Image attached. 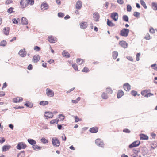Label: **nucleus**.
Segmentation results:
<instances>
[{"label":"nucleus","mask_w":157,"mask_h":157,"mask_svg":"<svg viewBox=\"0 0 157 157\" xmlns=\"http://www.w3.org/2000/svg\"><path fill=\"white\" fill-rule=\"evenodd\" d=\"M152 6L153 9L155 10H157V3L156 2H152Z\"/></svg>","instance_id":"obj_35"},{"label":"nucleus","mask_w":157,"mask_h":157,"mask_svg":"<svg viewBox=\"0 0 157 157\" xmlns=\"http://www.w3.org/2000/svg\"><path fill=\"white\" fill-rule=\"evenodd\" d=\"M45 117H47L46 119L48 118H52L53 117V113L51 112H45L44 113Z\"/></svg>","instance_id":"obj_9"},{"label":"nucleus","mask_w":157,"mask_h":157,"mask_svg":"<svg viewBox=\"0 0 157 157\" xmlns=\"http://www.w3.org/2000/svg\"><path fill=\"white\" fill-rule=\"evenodd\" d=\"M23 98L21 97H17L13 99V101L14 103L20 102L23 100Z\"/></svg>","instance_id":"obj_21"},{"label":"nucleus","mask_w":157,"mask_h":157,"mask_svg":"<svg viewBox=\"0 0 157 157\" xmlns=\"http://www.w3.org/2000/svg\"><path fill=\"white\" fill-rule=\"evenodd\" d=\"M62 54L63 56L65 57L69 58L70 57V55L69 53L67 52H66L65 51H63L62 52Z\"/></svg>","instance_id":"obj_33"},{"label":"nucleus","mask_w":157,"mask_h":157,"mask_svg":"<svg viewBox=\"0 0 157 157\" xmlns=\"http://www.w3.org/2000/svg\"><path fill=\"white\" fill-rule=\"evenodd\" d=\"M140 139L142 140H147L148 139V136L144 134H141L140 135Z\"/></svg>","instance_id":"obj_26"},{"label":"nucleus","mask_w":157,"mask_h":157,"mask_svg":"<svg viewBox=\"0 0 157 157\" xmlns=\"http://www.w3.org/2000/svg\"><path fill=\"white\" fill-rule=\"evenodd\" d=\"M151 147L153 149L157 147V144L155 142H154L151 144Z\"/></svg>","instance_id":"obj_47"},{"label":"nucleus","mask_w":157,"mask_h":157,"mask_svg":"<svg viewBox=\"0 0 157 157\" xmlns=\"http://www.w3.org/2000/svg\"><path fill=\"white\" fill-rule=\"evenodd\" d=\"M151 67L154 70L157 71V65L156 64H152L151 65Z\"/></svg>","instance_id":"obj_50"},{"label":"nucleus","mask_w":157,"mask_h":157,"mask_svg":"<svg viewBox=\"0 0 157 157\" xmlns=\"http://www.w3.org/2000/svg\"><path fill=\"white\" fill-rule=\"evenodd\" d=\"M40 58V56L38 55H35L33 58L32 61L34 63H37L38 62Z\"/></svg>","instance_id":"obj_13"},{"label":"nucleus","mask_w":157,"mask_h":157,"mask_svg":"<svg viewBox=\"0 0 157 157\" xmlns=\"http://www.w3.org/2000/svg\"><path fill=\"white\" fill-rule=\"evenodd\" d=\"M107 25L109 27H113L114 26V24L109 19H107Z\"/></svg>","instance_id":"obj_31"},{"label":"nucleus","mask_w":157,"mask_h":157,"mask_svg":"<svg viewBox=\"0 0 157 157\" xmlns=\"http://www.w3.org/2000/svg\"><path fill=\"white\" fill-rule=\"evenodd\" d=\"M76 62L78 64L81 65L84 62V61L83 59L80 58H78L76 60Z\"/></svg>","instance_id":"obj_30"},{"label":"nucleus","mask_w":157,"mask_h":157,"mask_svg":"<svg viewBox=\"0 0 157 157\" xmlns=\"http://www.w3.org/2000/svg\"><path fill=\"white\" fill-rule=\"evenodd\" d=\"M21 21L22 24L23 25H27L28 24V20L25 17H22L21 19Z\"/></svg>","instance_id":"obj_23"},{"label":"nucleus","mask_w":157,"mask_h":157,"mask_svg":"<svg viewBox=\"0 0 157 157\" xmlns=\"http://www.w3.org/2000/svg\"><path fill=\"white\" fill-rule=\"evenodd\" d=\"M34 50L38 52L40 50L41 48L40 47L38 46H34Z\"/></svg>","instance_id":"obj_49"},{"label":"nucleus","mask_w":157,"mask_h":157,"mask_svg":"<svg viewBox=\"0 0 157 157\" xmlns=\"http://www.w3.org/2000/svg\"><path fill=\"white\" fill-rule=\"evenodd\" d=\"M52 145L56 147L59 146L60 142L59 139L56 137H54L52 138Z\"/></svg>","instance_id":"obj_2"},{"label":"nucleus","mask_w":157,"mask_h":157,"mask_svg":"<svg viewBox=\"0 0 157 157\" xmlns=\"http://www.w3.org/2000/svg\"><path fill=\"white\" fill-rule=\"evenodd\" d=\"M132 7L130 5L128 4L127 5V10L128 12H130L132 10Z\"/></svg>","instance_id":"obj_48"},{"label":"nucleus","mask_w":157,"mask_h":157,"mask_svg":"<svg viewBox=\"0 0 157 157\" xmlns=\"http://www.w3.org/2000/svg\"><path fill=\"white\" fill-rule=\"evenodd\" d=\"M46 94L48 97H53L54 96V93L52 90L47 88L46 90Z\"/></svg>","instance_id":"obj_7"},{"label":"nucleus","mask_w":157,"mask_h":157,"mask_svg":"<svg viewBox=\"0 0 157 157\" xmlns=\"http://www.w3.org/2000/svg\"><path fill=\"white\" fill-rule=\"evenodd\" d=\"M123 20L125 22H128L129 18L127 16L124 15L122 17Z\"/></svg>","instance_id":"obj_41"},{"label":"nucleus","mask_w":157,"mask_h":157,"mask_svg":"<svg viewBox=\"0 0 157 157\" xmlns=\"http://www.w3.org/2000/svg\"><path fill=\"white\" fill-rule=\"evenodd\" d=\"M28 142L32 146V148L34 150H40L42 148L41 147L35 145L36 142L35 140L32 139H28L27 140Z\"/></svg>","instance_id":"obj_1"},{"label":"nucleus","mask_w":157,"mask_h":157,"mask_svg":"<svg viewBox=\"0 0 157 157\" xmlns=\"http://www.w3.org/2000/svg\"><path fill=\"white\" fill-rule=\"evenodd\" d=\"M101 97L103 99H106L108 98V96L106 93L103 92L101 95Z\"/></svg>","instance_id":"obj_37"},{"label":"nucleus","mask_w":157,"mask_h":157,"mask_svg":"<svg viewBox=\"0 0 157 157\" xmlns=\"http://www.w3.org/2000/svg\"><path fill=\"white\" fill-rule=\"evenodd\" d=\"M137 92L134 90H132L131 92V94L132 95L135 96L137 95Z\"/></svg>","instance_id":"obj_53"},{"label":"nucleus","mask_w":157,"mask_h":157,"mask_svg":"<svg viewBox=\"0 0 157 157\" xmlns=\"http://www.w3.org/2000/svg\"><path fill=\"white\" fill-rule=\"evenodd\" d=\"M98 128L94 127L91 128L89 130V131L91 133H96L98 132Z\"/></svg>","instance_id":"obj_16"},{"label":"nucleus","mask_w":157,"mask_h":157,"mask_svg":"<svg viewBox=\"0 0 157 157\" xmlns=\"http://www.w3.org/2000/svg\"><path fill=\"white\" fill-rule=\"evenodd\" d=\"M27 147L26 145L24 142H22L19 143L16 147V148L18 150L21 149H25Z\"/></svg>","instance_id":"obj_5"},{"label":"nucleus","mask_w":157,"mask_h":157,"mask_svg":"<svg viewBox=\"0 0 157 157\" xmlns=\"http://www.w3.org/2000/svg\"><path fill=\"white\" fill-rule=\"evenodd\" d=\"M145 38L146 40H149L150 39V36L148 33H147L146 34L145 36Z\"/></svg>","instance_id":"obj_57"},{"label":"nucleus","mask_w":157,"mask_h":157,"mask_svg":"<svg viewBox=\"0 0 157 157\" xmlns=\"http://www.w3.org/2000/svg\"><path fill=\"white\" fill-rule=\"evenodd\" d=\"M100 17L99 14L98 12H95L93 14V18L95 21H98Z\"/></svg>","instance_id":"obj_12"},{"label":"nucleus","mask_w":157,"mask_h":157,"mask_svg":"<svg viewBox=\"0 0 157 157\" xmlns=\"http://www.w3.org/2000/svg\"><path fill=\"white\" fill-rule=\"evenodd\" d=\"M26 0H21L20 5L22 8H24L27 7V4L26 3Z\"/></svg>","instance_id":"obj_14"},{"label":"nucleus","mask_w":157,"mask_h":157,"mask_svg":"<svg viewBox=\"0 0 157 157\" xmlns=\"http://www.w3.org/2000/svg\"><path fill=\"white\" fill-rule=\"evenodd\" d=\"M14 9V8L13 7H10L7 10V12L9 14H11L12 13L15 12L13 10Z\"/></svg>","instance_id":"obj_38"},{"label":"nucleus","mask_w":157,"mask_h":157,"mask_svg":"<svg viewBox=\"0 0 157 157\" xmlns=\"http://www.w3.org/2000/svg\"><path fill=\"white\" fill-rule=\"evenodd\" d=\"M41 7H43V8H44V9H47L48 8V4L46 3H43L41 5Z\"/></svg>","instance_id":"obj_40"},{"label":"nucleus","mask_w":157,"mask_h":157,"mask_svg":"<svg viewBox=\"0 0 157 157\" xmlns=\"http://www.w3.org/2000/svg\"><path fill=\"white\" fill-rule=\"evenodd\" d=\"M48 40L51 43H55L56 41V39L54 38L52 36H49L48 37Z\"/></svg>","instance_id":"obj_20"},{"label":"nucleus","mask_w":157,"mask_h":157,"mask_svg":"<svg viewBox=\"0 0 157 157\" xmlns=\"http://www.w3.org/2000/svg\"><path fill=\"white\" fill-rule=\"evenodd\" d=\"M106 92L109 94H111L113 93V90L111 89L109 87L107 88L106 89Z\"/></svg>","instance_id":"obj_44"},{"label":"nucleus","mask_w":157,"mask_h":157,"mask_svg":"<svg viewBox=\"0 0 157 157\" xmlns=\"http://www.w3.org/2000/svg\"><path fill=\"white\" fill-rule=\"evenodd\" d=\"M123 87L125 90L129 91L131 89V86L129 83H126L123 84Z\"/></svg>","instance_id":"obj_11"},{"label":"nucleus","mask_w":157,"mask_h":157,"mask_svg":"<svg viewBox=\"0 0 157 157\" xmlns=\"http://www.w3.org/2000/svg\"><path fill=\"white\" fill-rule=\"evenodd\" d=\"M132 152L133 153L131 155L132 157H137V150L133 149L132 151Z\"/></svg>","instance_id":"obj_28"},{"label":"nucleus","mask_w":157,"mask_h":157,"mask_svg":"<svg viewBox=\"0 0 157 157\" xmlns=\"http://www.w3.org/2000/svg\"><path fill=\"white\" fill-rule=\"evenodd\" d=\"M9 27H5L3 29V32L5 35H8L9 34Z\"/></svg>","instance_id":"obj_25"},{"label":"nucleus","mask_w":157,"mask_h":157,"mask_svg":"<svg viewBox=\"0 0 157 157\" xmlns=\"http://www.w3.org/2000/svg\"><path fill=\"white\" fill-rule=\"evenodd\" d=\"M90 71L89 69L86 67H85L82 71V72L88 73Z\"/></svg>","instance_id":"obj_43"},{"label":"nucleus","mask_w":157,"mask_h":157,"mask_svg":"<svg viewBox=\"0 0 157 157\" xmlns=\"http://www.w3.org/2000/svg\"><path fill=\"white\" fill-rule=\"evenodd\" d=\"M118 14L117 12H113L111 14V17L114 21H116L118 19Z\"/></svg>","instance_id":"obj_10"},{"label":"nucleus","mask_w":157,"mask_h":157,"mask_svg":"<svg viewBox=\"0 0 157 157\" xmlns=\"http://www.w3.org/2000/svg\"><path fill=\"white\" fill-rule=\"evenodd\" d=\"M33 68V66L31 64H30L28 65L27 67V69L29 70H31Z\"/></svg>","instance_id":"obj_62"},{"label":"nucleus","mask_w":157,"mask_h":157,"mask_svg":"<svg viewBox=\"0 0 157 157\" xmlns=\"http://www.w3.org/2000/svg\"><path fill=\"white\" fill-rule=\"evenodd\" d=\"M6 40H3L0 43V46L4 47L6 45Z\"/></svg>","instance_id":"obj_45"},{"label":"nucleus","mask_w":157,"mask_h":157,"mask_svg":"<svg viewBox=\"0 0 157 157\" xmlns=\"http://www.w3.org/2000/svg\"><path fill=\"white\" fill-rule=\"evenodd\" d=\"M80 28L82 29H85L87 26V24L86 22H82L80 23Z\"/></svg>","instance_id":"obj_24"},{"label":"nucleus","mask_w":157,"mask_h":157,"mask_svg":"<svg viewBox=\"0 0 157 157\" xmlns=\"http://www.w3.org/2000/svg\"><path fill=\"white\" fill-rule=\"evenodd\" d=\"M129 32V29L123 28L122 30H121L119 34L122 36L126 37L128 36Z\"/></svg>","instance_id":"obj_3"},{"label":"nucleus","mask_w":157,"mask_h":157,"mask_svg":"<svg viewBox=\"0 0 157 157\" xmlns=\"http://www.w3.org/2000/svg\"><path fill=\"white\" fill-rule=\"evenodd\" d=\"M124 92L121 90H119L117 94V97L118 98H120L122 96L124 95Z\"/></svg>","instance_id":"obj_22"},{"label":"nucleus","mask_w":157,"mask_h":157,"mask_svg":"<svg viewBox=\"0 0 157 157\" xmlns=\"http://www.w3.org/2000/svg\"><path fill=\"white\" fill-rule=\"evenodd\" d=\"M5 141V139L2 137H0V143L2 144Z\"/></svg>","instance_id":"obj_56"},{"label":"nucleus","mask_w":157,"mask_h":157,"mask_svg":"<svg viewBox=\"0 0 157 157\" xmlns=\"http://www.w3.org/2000/svg\"><path fill=\"white\" fill-rule=\"evenodd\" d=\"M117 2L120 5L123 4L124 3V1L123 0H117Z\"/></svg>","instance_id":"obj_59"},{"label":"nucleus","mask_w":157,"mask_h":157,"mask_svg":"<svg viewBox=\"0 0 157 157\" xmlns=\"http://www.w3.org/2000/svg\"><path fill=\"white\" fill-rule=\"evenodd\" d=\"M123 131L124 132L127 133H129L131 132L130 130L127 128L124 129Z\"/></svg>","instance_id":"obj_55"},{"label":"nucleus","mask_w":157,"mask_h":157,"mask_svg":"<svg viewBox=\"0 0 157 157\" xmlns=\"http://www.w3.org/2000/svg\"><path fill=\"white\" fill-rule=\"evenodd\" d=\"M40 141L44 144H45L48 142V140L43 137L41 138Z\"/></svg>","instance_id":"obj_39"},{"label":"nucleus","mask_w":157,"mask_h":157,"mask_svg":"<svg viewBox=\"0 0 157 157\" xmlns=\"http://www.w3.org/2000/svg\"><path fill=\"white\" fill-rule=\"evenodd\" d=\"M13 2V1L11 0H7L6 2V4L8 5Z\"/></svg>","instance_id":"obj_61"},{"label":"nucleus","mask_w":157,"mask_h":157,"mask_svg":"<svg viewBox=\"0 0 157 157\" xmlns=\"http://www.w3.org/2000/svg\"><path fill=\"white\" fill-rule=\"evenodd\" d=\"M82 6V2L81 1L78 0L76 2L75 7L77 9H80Z\"/></svg>","instance_id":"obj_19"},{"label":"nucleus","mask_w":157,"mask_h":157,"mask_svg":"<svg viewBox=\"0 0 157 157\" xmlns=\"http://www.w3.org/2000/svg\"><path fill=\"white\" fill-rule=\"evenodd\" d=\"M126 58L128 60L130 61H133V59L132 57L130 56H127L126 57Z\"/></svg>","instance_id":"obj_60"},{"label":"nucleus","mask_w":157,"mask_h":157,"mask_svg":"<svg viewBox=\"0 0 157 157\" xmlns=\"http://www.w3.org/2000/svg\"><path fill=\"white\" fill-rule=\"evenodd\" d=\"M149 32L151 33H155L154 29L152 27H151L150 29Z\"/></svg>","instance_id":"obj_58"},{"label":"nucleus","mask_w":157,"mask_h":157,"mask_svg":"<svg viewBox=\"0 0 157 157\" xmlns=\"http://www.w3.org/2000/svg\"><path fill=\"white\" fill-rule=\"evenodd\" d=\"M40 105H46L48 104V102L47 101H41L39 103Z\"/></svg>","instance_id":"obj_36"},{"label":"nucleus","mask_w":157,"mask_h":157,"mask_svg":"<svg viewBox=\"0 0 157 157\" xmlns=\"http://www.w3.org/2000/svg\"><path fill=\"white\" fill-rule=\"evenodd\" d=\"M119 44H120L122 47L124 48H126L128 45V44L124 41H122L120 42L119 43Z\"/></svg>","instance_id":"obj_15"},{"label":"nucleus","mask_w":157,"mask_h":157,"mask_svg":"<svg viewBox=\"0 0 157 157\" xmlns=\"http://www.w3.org/2000/svg\"><path fill=\"white\" fill-rule=\"evenodd\" d=\"M25 50V48L21 49L19 52V55L22 57H25L27 54V52Z\"/></svg>","instance_id":"obj_8"},{"label":"nucleus","mask_w":157,"mask_h":157,"mask_svg":"<svg viewBox=\"0 0 157 157\" xmlns=\"http://www.w3.org/2000/svg\"><path fill=\"white\" fill-rule=\"evenodd\" d=\"M118 56V53L116 51H113L112 53V57L113 58L116 59Z\"/></svg>","instance_id":"obj_29"},{"label":"nucleus","mask_w":157,"mask_h":157,"mask_svg":"<svg viewBox=\"0 0 157 157\" xmlns=\"http://www.w3.org/2000/svg\"><path fill=\"white\" fill-rule=\"evenodd\" d=\"M95 143L98 146L101 147H103L104 143L102 140L99 138L96 139L95 140Z\"/></svg>","instance_id":"obj_6"},{"label":"nucleus","mask_w":157,"mask_h":157,"mask_svg":"<svg viewBox=\"0 0 157 157\" xmlns=\"http://www.w3.org/2000/svg\"><path fill=\"white\" fill-rule=\"evenodd\" d=\"M24 105L27 107L30 108H32L33 106V104L29 101H27L24 104Z\"/></svg>","instance_id":"obj_27"},{"label":"nucleus","mask_w":157,"mask_h":157,"mask_svg":"<svg viewBox=\"0 0 157 157\" xmlns=\"http://www.w3.org/2000/svg\"><path fill=\"white\" fill-rule=\"evenodd\" d=\"M75 121L76 122H78L80 120L79 118H78L77 116H75Z\"/></svg>","instance_id":"obj_63"},{"label":"nucleus","mask_w":157,"mask_h":157,"mask_svg":"<svg viewBox=\"0 0 157 157\" xmlns=\"http://www.w3.org/2000/svg\"><path fill=\"white\" fill-rule=\"evenodd\" d=\"M11 146L10 145H5L2 147V151L3 152H5L8 150L10 148Z\"/></svg>","instance_id":"obj_17"},{"label":"nucleus","mask_w":157,"mask_h":157,"mask_svg":"<svg viewBox=\"0 0 157 157\" xmlns=\"http://www.w3.org/2000/svg\"><path fill=\"white\" fill-rule=\"evenodd\" d=\"M34 0H28L27 4V6H28V4H29L31 5H33L34 4Z\"/></svg>","instance_id":"obj_42"},{"label":"nucleus","mask_w":157,"mask_h":157,"mask_svg":"<svg viewBox=\"0 0 157 157\" xmlns=\"http://www.w3.org/2000/svg\"><path fill=\"white\" fill-rule=\"evenodd\" d=\"M139 150L144 154L147 152V149L146 147H140Z\"/></svg>","instance_id":"obj_34"},{"label":"nucleus","mask_w":157,"mask_h":157,"mask_svg":"<svg viewBox=\"0 0 157 157\" xmlns=\"http://www.w3.org/2000/svg\"><path fill=\"white\" fill-rule=\"evenodd\" d=\"M25 151H21L18 154L17 157H25Z\"/></svg>","instance_id":"obj_32"},{"label":"nucleus","mask_w":157,"mask_h":157,"mask_svg":"<svg viewBox=\"0 0 157 157\" xmlns=\"http://www.w3.org/2000/svg\"><path fill=\"white\" fill-rule=\"evenodd\" d=\"M56 123V119L52 120H51L50 122V123L51 124H55Z\"/></svg>","instance_id":"obj_64"},{"label":"nucleus","mask_w":157,"mask_h":157,"mask_svg":"<svg viewBox=\"0 0 157 157\" xmlns=\"http://www.w3.org/2000/svg\"><path fill=\"white\" fill-rule=\"evenodd\" d=\"M142 95L145 97H148L153 95V94L150 93V90H144L141 92Z\"/></svg>","instance_id":"obj_4"},{"label":"nucleus","mask_w":157,"mask_h":157,"mask_svg":"<svg viewBox=\"0 0 157 157\" xmlns=\"http://www.w3.org/2000/svg\"><path fill=\"white\" fill-rule=\"evenodd\" d=\"M72 66L75 70H78V67L76 64H72Z\"/></svg>","instance_id":"obj_52"},{"label":"nucleus","mask_w":157,"mask_h":157,"mask_svg":"<svg viewBox=\"0 0 157 157\" xmlns=\"http://www.w3.org/2000/svg\"><path fill=\"white\" fill-rule=\"evenodd\" d=\"M137 140H136L132 144H130L129 146L128 147L129 148L131 149L133 147H137Z\"/></svg>","instance_id":"obj_18"},{"label":"nucleus","mask_w":157,"mask_h":157,"mask_svg":"<svg viewBox=\"0 0 157 157\" xmlns=\"http://www.w3.org/2000/svg\"><path fill=\"white\" fill-rule=\"evenodd\" d=\"M59 118H60L61 121H63L64 119V116L62 114L59 115Z\"/></svg>","instance_id":"obj_54"},{"label":"nucleus","mask_w":157,"mask_h":157,"mask_svg":"<svg viewBox=\"0 0 157 157\" xmlns=\"http://www.w3.org/2000/svg\"><path fill=\"white\" fill-rule=\"evenodd\" d=\"M140 4H141V5L143 6V7L145 9L147 8V7L146 6V5L145 2H144V1H143V0H140Z\"/></svg>","instance_id":"obj_46"},{"label":"nucleus","mask_w":157,"mask_h":157,"mask_svg":"<svg viewBox=\"0 0 157 157\" xmlns=\"http://www.w3.org/2000/svg\"><path fill=\"white\" fill-rule=\"evenodd\" d=\"M58 16L59 17L63 18L64 16V14L63 13L59 12L58 13Z\"/></svg>","instance_id":"obj_51"}]
</instances>
